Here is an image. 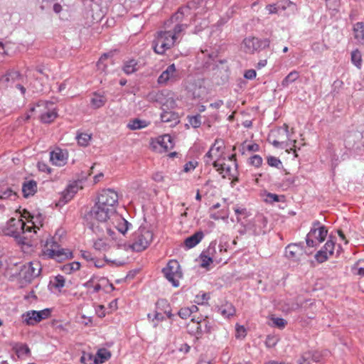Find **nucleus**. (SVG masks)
<instances>
[{"label":"nucleus","instance_id":"obj_26","mask_svg":"<svg viewBox=\"0 0 364 364\" xmlns=\"http://www.w3.org/2000/svg\"><path fill=\"white\" fill-rule=\"evenodd\" d=\"M109 55L105 53L103 54L100 58L99 59L97 67L98 70H100L102 72L107 73V67L109 64H112V60L109 58Z\"/></svg>","mask_w":364,"mask_h":364},{"label":"nucleus","instance_id":"obj_47","mask_svg":"<svg viewBox=\"0 0 364 364\" xmlns=\"http://www.w3.org/2000/svg\"><path fill=\"white\" fill-rule=\"evenodd\" d=\"M215 156L213 153V149H210L209 151L205 154V155L203 157V161L205 164V165H210L213 164L214 161H213V156Z\"/></svg>","mask_w":364,"mask_h":364},{"label":"nucleus","instance_id":"obj_8","mask_svg":"<svg viewBox=\"0 0 364 364\" xmlns=\"http://www.w3.org/2000/svg\"><path fill=\"white\" fill-rule=\"evenodd\" d=\"M118 200L119 197L117 193L113 189L107 188L100 192L97 202L116 213Z\"/></svg>","mask_w":364,"mask_h":364},{"label":"nucleus","instance_id":"obj_14","mask_svg":"<svg viewBox=\"0 0 364 364\" xmlns=\"http://www.w3.org/2000/svg\"><path fill=\"white\" fill-rule=\"evenodd\" d=\"M180 79L178 71L174 63L169 65L158 77L159 84L166 85L168 82H175Z\"/></svg>","mask_w":364,"mask_h":364},{"label":"nucleus","instance_id":"obj_37","mask_svg":"<svg viewBox=\"0 0 364 364\" xmlns=\"http://www.w3.org/2000/svg\"><path fill=\"white\" fill-rule=\"evenodd\" d=\"M164 97L163 91L151 92L147 96L150 102H156L160 104H164Z\"/></svg>","mask_w":364,"mask_h":364},{"label":"nucleus","instance_id":"obj_50","mask_svg":"<svg viewBox=\"0 0 364 364\" xmlns=\"http://www.w3.org/2000/svg\"><path fill=\"white\" fill-rule=\"evenodd\" d=\"M223 146V143L221 141L215 140V143L212 145L210 149H213V153L215 154V156H217L218 154L221 151L222 148Z\"/></svg>","mask_w":364,"mask_h":364},{"label":"nucleus","instance_id":"obj_42","mask_svg":"<svg viewBox=\"0 0 364 364\" xmlns=\"http://www.w3.org/2000/svg\"><path fill=\"white\" fill-rule=\"evenodd\" d=\"M200 260H201V267H207L208 266H209V264L211 262L215 261V259L211 256L208 255L204 251L200 254Z\"/></svg>","mask_w":364,"mask_h":364},{"label":"nucleus","instance_id":"obj_18","mask_svg":"<svg viewBox=\"0 0 364 364\" xmlns=\"http://www.w3.org/2000/svg\"><path fill=\"white\" fill-rule=\"evenodd\" d=\"M38 106H45L48 110L43 113L41 116V120L43 123H50L58 117V113L54 108L53 103L49 101H40Z\"/></svg>","mask_w":364,"mask_h":364},{"label":"nucleus","instance_id":"obj_60","mask_svg":"<svg viewBox=\"0 0 364 364\" xmlns=\"http://www.w3.org/2000/svg\"><path fill=\"white\" fill-rule=\"evenodd\" d=\"M11 82V78L9 77V74L6 73V75H3L0 78V84L3 86L7 87L9 86V83Z\"/></svg>","mask_w":364,"mask_h":364},{"label":"nucleus","instance_id":"obj_33","mask_svg":"<svg viewBox=\"0 0 364 364\" xmlns=\"http://www.w3.org/2000/svg\"><path fill=\"white\" fill-rule=\"evenodd\" d=\"M100 279L95 276H92L88 281L83 284V287L90 289L92 288V293H97L100 291L102 289L101 285L99 283H96L99 282Z\"/></svg>","mask_w":364,"mask_h":364},{"label":"nucleus","instance_id":"obj_24","mask_svg":"<svg viewBox=\"0 0 364 364\" xmlns=\"http://www.w3.org/2000/svg\"><path fill=\"white\" fill-rule=\"evenodd\" d=\"M203 237V232L202 231H198L191 236L187 237L184 241V244L188 249L193 248L202 240Z\"/></svg>","mask_w":364,"mask_h":364},{"label":"nucleus","instance_id":"obj_48","mask_svg":"<svg viewBox=\"0 0 364 364\" xmlns=\"http://www.w3.org/2000/svg\"><path fill=\"white\" fill-rule=\"evenodd\" d=\"M250 164L258 168L262 164V158L259 155H254L250 158Z\"/></svg>","mask_w":364,"mask_h":364},{"label":"nucleus","instance_id":"obj_3","mask_svg":"<svg viewBox=\"0 0 364 364\" xmlns=\"http://www.w3.org/2000/svg\"><path fill=\"white\" fill-rule=\"evenodd\" d=\"M153 236V232L150 230L140 227L133 233L129 247L136 252L143 251L150 245Z\"/></svg>","mask_w":364,"mask_h":364},{"label":"nucleus","instance_id":"obj_59","mask_svg":"<svg viewBox=\"0 0 364 364\" xmlns=\"http://www.w3.org/2000/svg\"><path fill=\"white\" fill-rule=\"evenodd\" d=\"M81 257L87 262H92L95 260V257H92V254L88 251H81Z\"/></svg>","mask_w":364,"mask_h":364},{"label":"nucleus","instance_id":"obj_35","mask_svg":"<svg viewBox=\"0 0 364 364\" xmlns=\"http://www.w3.org/2000/svg\"><path fill=\"white\" fill-rule=\"evenodd\" d=\"M299 77V73L296 71L293 70L290 72L282 81V85L284 87H288L289 84L294 82L296 81Z\"/></svg>","mask_w":364,"mask_h":364},{"label":"nucleus","instance_id":"obj_62","mask_svg":"<svg viewBox=\"0 0 364 364\" xmlns=\"http://www.w3.org/2000/svg\"><path fill=\"white\" fill-rule=\"evenodd\" d=\"M196 166V164L193 161H189L186 163L183 166V171L184 172H189L191 171H193L195 169Z\"/></svg>","mask_w":364,"mask_h":364},{"label":"nucleus","instance_id":"obj_52","mask_svg":"<svg viewBox=\"0 0 364 364\" xmlns=\"http://www.w3.org/2000/svg\"><path fill=\"white\" fill-rule=\"evenodd\" d=\"M156 306L157 309L161 311H164L165 309H169L170 306L168 301L163 299H159L156 304Z\"/></svg>","mask_w":364,"mask_h":364},{"label":"nucleus","instance_id":"obj_39","mask_svg":"<svg viewBox=\"0 0 364 364\" xmlns=\"http://www.w3.org/2000/svg\"><path fill=\"white\" fill-rule=\"evenodd\" d=\"M304 359H310L315 363H318L321 360V354L317 351H307L304 353Z\"/></svg>","mask_w":364,"mask_h":364},{"label":"nucleus","instance_id":"obj_23","mask_svg":"<svg viewBox=\"0 0 364 364\" xmlns=\"http://www.w3.org/2000/svg\"><path fill=\"white\" fill-rule=\"evenodd\" d=\"M161 120L163 122L170 123V126H175L179 123V116L172 111H164L161 114Z\"/></svg>","mask_w":364,"mask_h":364},{"label":"nucleus","instance_id":"obj_41","mask_svg":"<svg viewBox=\"0 0 364 364\" xmlns=\"http://www.w3.org/2000/svg\"><path fill=\"white\" fill-rule=\"evenodd\" d=\"M65 279L63 275L58 274L50 281V284L57 289L63 288L65 286Z\"/></svg>","mask_w":364,"mask_h":364},{"label":"nucleus","instance_id":"obj_36","mask_svg":"<svg viewBox=\"0 0 364 364\" xmlns=\"http://www.w3.org/2000/svg\"><path fill=\"white\" fill-rule=\"evenodd\" d=\"M75 139L79 145L87 146L92 139V134L87 133H77Z\"/></svg>","mask_w":364,"mask_h":364},{"label":"nucleus","instance_id":"obj_53","mask_svg":"<svg viewBox=\"0 0 364 364\" xmlns=\"http://www.w3.org/2000/svg\"><path fill=\"white\" fill-rule=\"evenodd\" d=\"M233 210H234L235 214L237 215V220L238 222L240 221L239 215L246 216L247 214V211L246 208H242V207H239V206L236 205L233 208Z\"/></svg>","mask_w":364,"mask_h":364},{"label":"nucleus","instance_id":"obj_1","mask_svg":"<svg viewBox=\"0 0 364 364\" xmlns=\"http://www.w3.org/2000/svg\"><path fill=\"white\" fill-rule=\"evenodd\" d=\"M31 225H27L22 219L11 218L6 224L2 227L4 235L12 236L20 240L32 237L33 234L36 233V228H39L36 223L31 220Z\"/></svg>","mask_w":364,"mask_h":364},{"label":"nucleus","instance_id":"obj_19","mask_svg":"<svg viewBox=\"0 0 364 364\" xmlns=\"http://www.w3.org/2000/svg\"><path fill=\"white\" fill-rule=\"evenodd\" d=\"M50 159L53 164L58 166H63L67 163L68 152L60 149H58L50 152Z\"/></svg>","mask_w":364,"mask_h":364},{"label":"nucleus","instance_id":"obj_43","mask_svg":"<svg viewBox=\"0 0 364 364\" xmlns=\"http://www.w3.org/2000/svg\"><path fill=\"white\" fill-rule=\"evenodd\" d=\"M218 311L221 315L225 318H229L232 316L235 313V309L232 305L227 306L226 307H221L218 309Z\"/></svg>","mask_w":364,"mask_h":364},{"label":"nucleus","instance_id":"obj_12","mask_svg":"<svg viewBox=\"0 0 364 364\" xmlns=\"http://www.w3.org/2000/svg\"><path fill=\"white\" fill-rule=\"evenodd\" d=\"M197 4L195 1H191L184 6L180 7L178 11L171 17V18L165 23V25H168L172 22H177L178 23L183 20L186 16H191L192 14L191 10L196 9Z\"/></svg>","mask_w":364,"mask_h":364},{"label":"nucleus","instance_id":"obj_61","mask_svg":"<svg viewBox=\"0 0 364 364\" xmlns=\"http://www.w3.org/2000/svg\"><path fill=\"white\" fill-rule=\"evenodd\" d=\"M11 82V78L9 77V74L6 73V75H3L0 78V84L3 86L7 87L9 86V83Z\"/></svg>","mask_w":364,"mask_h":364},{"label":"nucleus","instance_id":"obj_16","mask_svg":"<svg viewBox=\"0 0 364 364\" xmlns=\"http://www.w3.org/2000/svg\"><path fill=\"white\" fill-rule=\"evenodd\" d=\"M304 252V247L301 243H292L287 245L285 248L286 257L292 261L297 262L301 259Z\"/></svg>","mask_w":364,"mask_h":364},{"label":"nucleus","instance_id":"obj_28","mask_svg":"<svg viewBox=\"0 0 364 364\" xmlns=\"http://www.w3.org/2000/svg\"><path fill=\"white\" fill-rule=\"evenodd\" d=\"M353 33L355 38L360 42H364V22H357L353 26Z\"/></svg>","mask_w":364,"mask_h":364},{"label":"nucleus","instance_id":"obj_58","mask_svg":"<svg viewBox=\"0 0 364 364\" xmlns=\"http://www.w3.org/2000/svg\"><path fill=\"white\" fill-rule=\"evenodd\" d=\"M246 330L242 326H238L236 328V337L238 338H244L246 335Z\"/></svg>","mask_w":364,"mask_h":364},{"label":"nucleus","instance_id":"obj_17","mask_svg":"<svg viewBox=\"0 0 364 364\" xmlns=\"http://www.w3.org/2000/svg\"><path fill=\"white\" fill-rule=\"evenodd\" d=\"M335 242L332 240H328L324 246L318 251L314 257L318 263L326 262L330 256L333 254Z\"/></svg>","mask_w":364,"mask_h":364},{"label":"nucleus","instance_id":"obj_30","mask_svg":"<svg viewBox=\"0 0 364 364\" xmlns=\"http://www.w3.org/2000/svg\"><path fill=\"white\" fill-rule=\"evenodd\" d=\"M139 68V66L138 62L134 59H131L126 61L123 66V70L127 75L134 73L138 70Z\"/></svg>","mask_w":364,"mask_h":364},{"label":"nucleus","instance_id":"obj_56","mask_svg":"<svg viewBox=\"0 0 364 364\" xmlns=\"http://www.w3.org/2000/svg\"><path fill=\"white\" fill-rule=\"evenodd\" d=\"M186 27H187L186 24L177 23L174 26L173 31L172 32H173V33H174L176 35V37H177L178 34H179L181 32H182Z\"/></svg>","mask_w":364,"mask_h":364},{"label":"nucleus","instance_id":"obj_11","mask_svg":"<svg viewBox=\"0 0 364 364\" xmlns=\"http://www.w3.org/2000/svg\"><path fill=\"white\" fill-rule=\"evenodd\" d=\"M267 219L262 214L257 215L253 221L247 226V230L254 235H264L269 231Z\"/></svg>","mask_w":364,"mask_h":364},{"label":"nucleus","instance_id":"obj_7","mask_svg":"<svg viewBox=\"0 0 364 364\" xmlns=\"http://www.w3.org/2000/svg\"><path fill=\"white\" fill-rule=\"evenodd\" d=\"M270 41L267 38L259 39L250 36L242 41V48L246 53L253 54L269 46Z\"/></svg>","mask_w":364,"mask_h":364},{"label":"nucleus","instance_id":"obj_64","mask_svg":"<svg viewBox=\"0 0 364 364\" xmlns=\"http://www.w3.org/2000/svg\"><path fill=\"white\" fill-rule=\"evenodd\" d=\"M152 178L156 182H162L164 181V176L161 172L154 173Z\"/></svg>","mask_w":364,"mask_h":364},{"label":"nucleus","instance_id":"obj_4","mask_svg":"<svg viewBox=\"0 0 364 364\" xmlns=\"http://www.w3.org/2000/svg\"><path fill=\"white\" fill-rule=\"evenodd\" d=\"M177 37L172 31H159L153 42L154 51L158 54H164L175 43Z\"/></svg>","mask_w":364,"mask_h":364},{"label":"nucleus","instance_id":"obj_21","mask_svg":"<svg viewBox=\"0 0 364 364\" xmlns=\"http://www.w3.org/2000/svg\"><path fill=\"white\" fill-rule=\"evenodd\" d=\"M87 356L90 360L93 358L94 364H102L110 358L111 353L106 348H100L97 350L95 355L92 356L88 354Z\"/></svg>","mask_w":364,"mask_h":364},{"label":"nucleus","instance_id":"obj_51","mask_svg":"<svg viewBox=\"0 0 364 364\" xmlns=\"http://www.w3.org/2000/svg\"><path fill=\"white\" fill-rule=\"evenodd\" d=\"M178 315L183 319H186L191 315V310H189L188 307L181 308L178 312Z\"/></svg>","mask_w":364,"mask_h":364},{"label":"nucleus","instance_id":"obj_6","mask_svg":"<svg viewBox=\"0 0 364 364\" xmlns=\"http://www.w3.org/2000/svg\"><path fill=\"white\" fill-rule=\"evenodd\" d=\"M162 272L166 279L170 282L174 287L179 286V279L182 277L183 273L181 270V266L176 260H170L167 265L163 268Z\"/></svg>","mask_w":364,"mask_h":364},{"label":"nucleus","instance_id":"obj_5","mask_svg":"<svg viewBox=\"0 0 364 364\" xmlns=\"http://www.w3.org/2000/svg\"><path fill=\"white\" fill-rule=\"evenodd\" d=\"M328 230L324 225H321L316 220L313 223V227L306 235V242L309 247H315L325 240Z\"/></svg>","mask_w":364,"mask_h":364},{"label":"nucleus","instance_id":"obj_29","mask_svg":"<svg viewBox=\"0 0 364 364\" xmlns=\"http://www.w3.org/2000/svg\"><path fill=\"white\" fill-rule=\"evenodd\" d=\"M157 142L165 150L171 149L173 146V139L169 134H164L158 137Z\"/></svg>","mask_w":364,"mask_h":364},{"label":"nucleus","instance_id":"obj_20","mask_svg":"<svg viewBox=\"0 0 364 364\" xmlns=\"http://www.w3.org/2000/svg\"><path fill=\"white\" fill-rule=\"evenodd\" d=\"M114 227L122 235H125L127 230L132 227V224L121 215L114 214L111 219Z\"/></svg>","mask_w":364,"mask_h":364},{"label":"nucleus","instance_id":"obj_13","mask_svg":"<svg viewBox=\"0 0 364 364\" xmlns=\"http://www.w3.org/2000/svg\"><path fill=\"white\" fill-rule=\"evenodd\" d=\"M41 269L40 264L38 262H30L22 267L20 274L23 279L30 282L39 275Z\"/></svg>","mask_w":364,"mask_h":364},{"label":"nucleus","instance_id":"obj_27","mask_svg":"<svg viewBox=\"0 0 364 364\" xmlns=\"http://www.w3.org/2000/svg\"><path fill=\"white\" fill-rule=\"evenodd\" d=\"M213 166L216 168L220 174L223 175V178H225L226 176H233L231 173L232 168L229 165L225 164H220L218 161H214Z\"/></svg>","mask_w":364,"mask_h":364},{"label":"nucleus","instance_id":"obj_2","mask_svg":"<svg viewBox=\"0 0 364 364\" xmlns=\"http://www.w3.org/2000/svg\"><path fill=\"white\" fill-rule=\"evenodd\" d=\"M115 213H116L109 209V208L103 206L96 201L90 211L85 215V218L90 224V228L95 231L93 220L100 223H106L108 220H111Z\"/></svg>","mask_w":364,"mask_h":364},{"label":"nucleus","instance_id":"obj_54","mask_svg":"<svg viewBox=\"0 0 364 364\" xmlns=\"http://www.w3.org/2000/svg\"><path fill=\"white\" fill-rule=\"evenodd\" d=\"M7 73L9 74V77L11 78V82H14L15 81L20 80L21 77V73L16 70H11Z\"/></svg>","mask_w":364,"mask_h":364},{"label":"nucleus","instance_id":"obj_10","mask_svg":"<svg viewBox=\"0 0 364 364\" xmlns=\"http://www.w3.org/2000/svg\"><path fill=\"white\" fill-rule=\"evenodd\" d=\"M51 309H45L41 311H28L22 314L23 322L27 325L33 326L43 319L50 316Z\"/></svg>","mask_w":364,"mask_h":364},{"label":"nucleus","instance_id":"obj_9","mask_svg":"<svg viewBox=\"0 0 364 364\" xmlns=\"http://www.w3.org/2000/svg\"><path fill=\"white\" fill-rule=\"evenodd\" d=\"M269 14H281L286 11L287 15L295 14L297 10V6L295 3L289 0H282L274 4H269L266 6Z\"/></svg>","mask_w":364,"mask_h":364},{"label":"nucleus","instance_id":"obj_40","mask_svg":"<svg viewBox=\"0 0 364 364\" xmlns=\"http://www.w3.org/2000/svg\"><path fill=\"white\" fill-rule=\"evenodd\" d=\"M353 272L355 274L364 277V260H358L353 267Z\"/></svg>","mask_w":364,"mask_h":364},{"label":"nucleus","instance_id":"obj_49","mask_svg":"<svg viewBox=\"0 0 364 364\" xmlns=\"http://www.w3.org/2000/svg\"><path fill=\"white\" fill-rule=\"evenodd\" d=\"M272 321L274 326L279 328H284L287 324V321L282 318H272Z\"/></svg>","mask_w":364,"mask_h":364},{"label":"nucleus","instance_id":"obj_63","mask_svg":"<svg viewBox=\"0 0 364 364\" xmlns=\"http://www.w3.org/2000/svg\"><path fill=\"white\" fill-rule=\"evenodd\" d=\"M244 77L248 80H252L256 77V71L253 69L247 70L244 74Z\"/></svg>","mask_w":364,"mask_h":364},{"label":"nucleus","instance_id":"obj_31","mask_svg":"<svg viewBox=\"0 0 364 364\" xmlns=\"http://www.w3.org/2000/svg\"><path fill=\"white\" fill-rule=\"evenodd\" d=\"M149 124V122L139 119H134L129 121L127 127L131 130H137L146 127Z\"/></svg>","mask_w":364,"mask_h":364},{"label":"nucleus","instance_id":"obj_46","mask_svg":"<svg viewBox=\"0 0 364 364\" xmlns=\"http://www.w3.org/2000/svg\"><path fill=\"white\" fill-rule=\"evenodd\" d=\"M93 247L97 250L103 251L107 250V245L103 240L98 239L94 242Z\"/></svg>","mask_w":364,"mask_h":364},{"label":"nucleus","instance_id":"obj_15","mask_svg":"<svg viewBox=\"0 0 364 364\" xmlns=\"http://www.w3.org/2000/svg\"><path fill=\"white\" fill-rule=\"evenodd\" d=\"M44 255L49 258L55 259L58 262H61L65 259L72 257V252L68 250L58 248L57 245H53L52 248H47L43 251Z\"/></svg>","mask_w":364,"mask_h":364},{"label":"nucleus","instance_id":"obj_57","mask_svg":"<svg viewBox=\"0 0 364 364\" xmlns=\"http://www.w3.org/2000/svg\"><path fill=\"white\" fill-rule=\"evenodd\" d=\"M201 54L203 55H207L208 56V60L207 61H205V64H204V65L206 67L210 65V60H213L214 58L216 57V54L214 52H212L211 53H208V50L202 51Z\"/></svg>","mask_w":364,"mask_h":364},{"label":"nucleus","instance_id":"obj_45","mask_svg":"<svg viewBox=\"0 0 364 364\" xmlns=\"http://www.w3.org/2000/svg\"><path fill=\"white\" fill-rule=\"evenodd\" d=\"M267 164L269 166L275 167L277 168H279L281 166H282L281 160L279 158L272 156L267 157Z\"/></svg>","mask_w":364,"mask_h":364},{"label":"nucleus","instance_id":"obj_34","mask_svg":"<svg viewBox=\"0 0 364 364\" xmlns=\"http://www.w3.org/2000/svg\"><path fill=\"white\" fill-rule=\"evenodd\" d=\"M105 97L99 94H94L90 100V105L94 109L102 107L105 105Z\"/></svg>","mask_w":364,"mask_h":364},{"label":"nucleus","instance_id":"obj_44","mask_svg":"<svg viewBox=\"0 0 364 364\" xmlns=\"http://www.w3.org/2000/svg\"><path fill=\"white\" fill-rule=\"evenodd\" d=\"M188 122L193 128H198L201 125V116L196 114L195 116H188Z\"/></svg>","mask_w":364,"mask_h":364},{"label":"nucleus","instance_id":"obj_22","mask_svg":"<svg viewBox=\"0 0 364 364\" xmlns=\"http://www.w3.org/2000/svg\"><path fill=\"white\" fill-rule=\"evenodd\" d=\"M37 192V183L31 179L26 181L22 184V193L24 198L33 196Z\"/></svg>","mask_w":364,"mask_h":364},{"label":"nucleus","instance_id":"obj_38","mask_svg":"<svg viewBox=\"0 0 364 364\" xmlns=\"http://www.w3.org/2000/svg\"><path fill=\"white\" fill-rule=\"evenodd\" d=\"M351 61L358 68L362 66V55L361 53L358 50H355L351 53Z\"/></svg>","mask_w":364,"mask_h":364},{"label":"nucleus","instance_id":"obj_32","mask_svg":"<svg viewBox=\"0 0 364 364\" xmlns=\"http://www.w3.org/2000/svg\"><path fill=\"white\" fill-rule=\"evenodd\" d=\"M217 243L215 241H213L210 243L208 248L204 251L208 255L211 256L215 261L217 262H220L222 261V257L219 256V253L218 252L217 247H216Z\"/></svg>","mask_w":364,"mask_h":364},{"label":"nucleus","instance_id":"obj_55","mask_svg":"<svg viewBox=\"0 0 364 364\" xmlns=\"http://www.w3.org/2000/svg\"><path fill=\"white\" fill-rule=\"evenodd\" d=\"M266 201L269 203L279 202V196L275 193H268L267 194Z\"/></svg>","mask_w":364,"mask_h":364},{"label":"nucleus","instance_id":"obj_25","mask_svg":"<svg viewBox=\"0 0 364 364\" xmlns=\"http://www.w3.org/2000/svg\"><path fill=\"white\" fill-rule=\"evenodd\" d=\"M17 198V192L10 187H0V199L16 200Z\"/></svg>","mask_w":364,"mask_h":364}]
</instances>
